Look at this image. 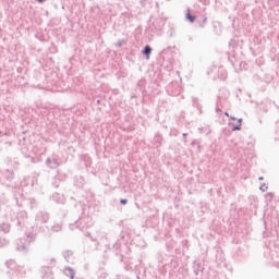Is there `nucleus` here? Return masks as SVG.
<instances>
[{
  "label": "nucleus",
  "mask_w": 279,
  "mask_h": 279,
  "mask_svg": "<svg viewBox=\"0 0 279 279\" xmlns=\"http://www.w3.org/2000/svg\"><path fill=\"white\" fill-rule=\"evenodd\" d=\"M36 242V233L34 232H26L25 238H20L14 242V250L15 252H20L21 254H28L29 246L32 243Z\"/></svg>",
  "instance_id": "nucleus-1"
},
{
  "label": "nucleus",
  "mask_w": 279,
  "mask_h": 279,
  "mask_svg": "<svg viewBox=\"0 0 279 279\" xmlns=\"http://www.w3.org/2000/svg\"><path fill=\"white\" fill-rule=\"evenodd\" d=\"M265 244L267 245L264 252L265 258L272 260V265L279 267V244L271 239L266 240Z\"/></svg>",
  "instance_id": "nucleus-2"
},
{
  "label": "nucleus",
  "mask_w": 279,
  "mask_h": 279,
  "mask_svg": "<svg viewBox=\"0 0 279 279\" xmlns=\"http://www.w3.org/2000/svg\"><path fill=\"white\" fill-rule=\"evenodd\" d=\"M265 228L270 229V238L276 239L278 236V229H279V218L278 211H271L270 216L265 218Z\"/></svg>",
  "instance_id": "nucleus-3"
},
{
  "label": "nucleus",
  "mask_w": 279,
  "mask_h": 279,
  "mask_svg": "<svg viewBox=\"0 0 279 279\" xmlns=\"http://www.w3.org/2000/svg\"><path fill=\"white\" fill-rule=\"evenodd\" d=\"M85 236H87V239H90V241L96 244V247H99V245L107 248L110 247V244L108 243V236L101 231H96L95 234H90V232H85Z\"/></svg>",
  "instance_id": "nucleus-4"
},
{
  "label": "nucleus",
  "mask_w": 279,
  "mask_h": 279,
  "mask_svg": "<svg viewBox=\"0 0 279 279\" xmlns=\"http://www.w3.org/2000/svg\"><path fill=\"white\" fill-rule=\"evenodd\" d=\"M28 219L29 216L25 210H19L12 221H15V228H17V230H23L25 226H27Z\"/></svg>",
  "instance_id": "nucleus-5"
},
{
  "label": "nucleus",
  "mask_w": 279,
  "mask_h": 279,
  "mask_svg": "<svg viewBox=\"0 0 279 279\" xmlns=\"http://www.w3.org/2000/svg\"><path fill=\"white\" fill-rule=\"evenodd\" d=\"M93 226V217L80 216L75 221V225H70L71 230H75V228H80V230L84 228H90Z\"/></svg>",
  "instance_id": "nucleus-6"
},
{
  "label": "nucleus",
  "mask_w": 279,
  "mask_h": 279,
  "mask_svg": "<svg viewBox=\"0 0 279 279\" xmlns=\"http://www.w3.org/2000/svg\"><path fill=\"white\" fill-rule=\"evenodd\" d=\"M16 206L19 208H25L28 206V208H34L36 206V199L34 198H26L23 194H20L15 197Z\"/></svg>",
  "instance_id": "nucleus-7"
},
{
  "label": "nucleus",
  "mask_w": 279,
  "mask_h": 279,
  "mask_svg": "<svg viewBox=\"0 0 279 279\" xmlns=\"http://www.w3.org/2000/svg\"><path fill=\"white\" fill-rule=\"evenodd\" d=\"M7 265V274L10 279L19 278V265H16V262L9 259L5 262Z\"/></svg>",
  "instance_id": "nucleus-8"
},
{
  "label": "nucleus",
  "mask_w": 279,
  "mask_h": 279,
  "mask_svg": "<svg viewBox=\"0 0 279 279\" xmlns=\"http://www.w3.org/2000/svg\"><path fill=\"white\" fill-rule=\"evenodd\" d=\"M14 180V170L5 169L0 171V184H8Z\"/></svg>",
  "instance_id": "nucleus-9"
},
{
  "label": "nucleus",
  "mask_w": 279,
  "mask_h": 279,
  "mask_svg": "<svg viewBox=\"0 0 279 279\" xmlns=\"http://www.w3.org/2000/svg\"><path fill=\"white\" fill-rule=\"evenodd\" d=\"M50 219L49 213L47 211H38L35 216V223L36 226H43L48 223Z\"/></svg>",
  "instance_id": "nucleus-10"
},
{
  "label": "nucleus",
  "mask_w": 279,
  "mask_h": 279,
  "mask_svg": "<svg viewBox=\"0 0 279 279\" xmlns=\"http://www.w3.org/2000/svg\"><path fill=\"white\" fill-rule=\"evenodd\" d=\"M22 184L24 186H36L38 184V174L25 177Z\"/></svg>",
  "instance_id": "nucleus-11"
},
{
  "label": "nucleus",
  "mask_w": 279,
  "mask_h": 279,
  "mask_svg": "<svg viewBox=\"0 0 279 279\" xmlns=\"http://www.w3.org/2000/svg\"><path fill=\"white\" fill-rule=\"evenodd\" d=\"M46 166L49 169H58V167H60V159L48 157L46 159Z\"/></svg>",
  "instance_id": "nucleus-12"
},
{
  "label": "nucleus",
  "mask_w": 279,
  "mask_h": 279,
  "mask_svg": "<svg viewBox=\"0 0 279 279\" xmlns=\"http://www.w3.org/2000/svg\"><path fill=\"white\" fill-rule=\"evenodd\" d=\"M130 242V233L128 232H122L121 233V240H119L114 247H121V243H123L124 245H128V243Z\"/></svg>",
  "instance_id": "nucleus-13"
},
{
  "label": "nucleus",
  "mask_w": 279,
  "mask_h": 279,
  "mask_svg": "<svg viewBox=\"0 0 279 279\" xmlns=\"http://www.w3.org/2000/svg\"><path fill=\"white\" fill-rule=\"evenodd\" d=\"M81 217H93V207L84 205L82 208Z\"/></svg>",
  "instance_id": "nucleus-14"
},
{
  "label": "nucleus",
  "mask_w": 279,
  "mask_h": 279,
  "mask_svg": "<svg viewBox=\"0 0 279 279\" xmlns=\"http://www.w3.org/2000/svg\"><path fill=\"white\" fill-rule=\"evenodd\" d=\"M199 271L204 272V267H202V264H199V262H194L193 272L195 274V276H199Z\"/></svg>",
  "instance_id": "nucleus-15"
},
{
  "label": "nucleus",
  "mask_w": 279,
  "mask_h": 279,
  "mask_svg": "<svg viewBox=\"0 0 279 279\" xmlns=\"http://www.w3.org/2000/svg\"><path fill=\"white\" fill-rule=\"evenodd\" d=\"M63 274L64 276H66L70 279H74L75 278V270L71 267H65L63 269Z\"/></svg>",
  "instance_id": "nucleus-16"
},
{
  "label": "nucleus",
  "mask_w": 279,
  "mask_h": 279,
  "mask_svg": "<svg viewBox=\"0 0 279 279\" xmlns=\"http://www.w3.org/2000/svg\"><path fill=\"white\" fill-rule=\"evenodd\" d=\"M192 106L198 110V114H202V104L198 98H192Z\"/></svg>",
  "instance_id": "nucleus-17"
},
{
  "label": "nucleus",
  "mask_w": 279,
  "mask_h": 279,
  "mask_svg": "<svg viewBox=\"0 0 279 279\" xmlns=\"http://www.w3.org/2000/svg\"><path fill=\"white\" fill-rule=\"evenodd\" d=\"M10 223L9 222H2L0 223V232H3L4 234H8L10 232Z\"/></svg>",
  "instance_id": "nucleus-18"
},
{
  "label": "nucleus",
  "mask_w": 279,
  "mask_h": 279,
  "mask_svg": "<svg viewBox=\"0 0 279 279\" xmlns=\"http://www.w3.org/2000/svg\"><path fill=\"white\" fill-rule=\"evenodd\" d=\"M156 147H162V135L157 133L154 137Z\"/></svg>",
  "instance_id": "nucleus-19"
},
{
  "label": "nucleus",
  "mask_w": 279,
  "mask_h": 279,
  "mask_svg": "<svg viewBox=\"0 0 279 279\" xmlns=\"http://www.w3.org/2000/svg\"><path fill=\"white\" fill-rule=\"evenodd\" d=\"M142 53L143 56H145L146 60H149V56H151V48L149 47V45L144 47Z\"/></svg>",
  "instance_id": "nucleus-20"
},
{
  "label": "nucleus",
  "mask_w": 279,
  "mask_h": 279,
  "mask_svg": "<svg viewBox=\"0 0 279 279\" xmlns=\"http://www.w3.org/2000/svg\"><path fill=\"white\" fill-rule=\"evenodd\" d=\"M51 231L52 232H62V222H54L51 226Z\"/></svg>",
  "instance_id": "nucleus-21"
},
{
  "label": "nucleus",
  "mask_w": 279,
  "mask_h": 279,
  "mask_svg": "<svg viewBox=\"0 0 279 279\" xmlns=\"http://www.w3.org/2000/svg\"><path fill=\"white\" fill-rule=\"evenodd\" d=\"M51 199L56 202V204H62V195L59 193L52 194Z\"/></svg>",
  "instance_id": "nucleus-22"
},
{
  "label": "nucleus",
  "mask_w": 279,
  "mask_h": 279,
  "mask_svg": "<svg viewBox=\"0 0 279 279\" xmlns=\"http://www.w3.org/2000/svg\"><path fill=\"white\" fill-rule=\"evenodd\" d=\"M62 255H63V258L66 260V263H70L69 258H71V256H73V252L72 251H64L62 253Z\"/></svg>",
  "instance_id": "nucleus-23"
},
{
  "label": "nucleus",
  "mask_w": 279,
  "mask_h": 279,
  "mask_svg": "<svg viewBox=\"0 0 279 279\" xmlns=\"http://www.w3.org/2000/svg\"><path fill=\"white\" fill-rule=\"evenodd\" d=\"M154 0H140V4L142 8H147V5H151Z\"/></svg>",
  "instance_id": "nucleus-24"
},
{
  "label": "nucleus",
  "mask_w": 279,
  "mask_h": 279,
  "mask_svg": "<svg viewBox=\"0 0 279 279\" xmlns=\"http://www.w3.org/2000/svg\"><path fill=\"white\" fill-rule=\"evenodd\" d=\"M242 123H243V119L240 118V119L238 120V124L233 126L232 131H233V132H239V131H241V125H242Z\"/></svg>",
  "instance_id": "nucleus-25"
},
{
  "label": "nucleus",
  "mask_w": 279,
  "mask_h": 279,
  "mask_svg": "<svg viewBox=\"0 0 279 279\" xmlns=\"http://www.w3.org/2000/svg\"><path fill=\"white\" fill-rule=\"evenodd\" d=\"M10 241L5 239L4 236H0V247H5Z\"/></svg>",
  "instance_id": "nucleus-26"
},
{
  "label": "nucleus",
  "mask_w": 279,
  "mask_h": 279,
  "mask_svg": "<svg viewBox=\"0 0 279 279\" xmlns=\"http://www.w3.org/2000/svg\"><path fill=\"white\" fill-rule=\"evenodd\" d=\"M216 112H221V97L219 96L216 101Z\"/></svg>",
  "instance_id": "nucleus-27"
},
{
  "label": "nucleus",
  "mask_w": 279,
  "mask_h": 279,
  "mask_svg": "<svg viewBox=\"0 0 279 279\" xmlns=\"http://www.w3.org/2000/svg\"><path fill=\"white\" fill-rule=\"evenodd\" d=\"M219 71H220V80H227V77H228V72L227 71H225L222 68H220L219 69Z\"/></svg>",
  "instance_id": "nucleus-28"
},
{
  "label": "nucleus",
  "mask_w": 279,
  "mask_h": 279,
  "mask_svg": "<svg viewBox=\"0 0 279 279\" xmlns=\"http://www.w3.org/2000/svg\"><path fill=\"white\" fill-rule=\"evenodd\" d=\"M52 186H54V189H58V186H60V179L54 177L52 179Z\"/></svg>",
  "instance_id": "nucleus-29"
},
{
  "label": "nucleus",
  "mask_w": 279,
  "mask_h": 279,
  "mask_svg": "<svg viewBox=\"0 0 279 279\" xmlns=\"http://www.w3.org/2000/svg\"><path fill=\"white\" fill-rule=\"evenodd\" d=\"M8 204V197H5V194H2L0 197V206H5Z\"/></svg>",
  "instance_id": "nucleus-30"
},
{
  "label": "nucleus",
  "mask_w": 279,
  "mask_h": 279,
  "mask_svg": "<svg viewBox=\"0 0 279 279\" xmlns=\"http://www.w3.org/2000/svg\"><path fill=\"white\" fill-rule=\"evenodd\" d=\"M170 136H178L180 134V131H178V129H170Z\"/></svg>",
  "instance_id": "nucleus-31"
},
{
  "label": "nucleus",
  "mask_w": 279,
  "mask_h": 279,
  "mask_svg": "<svg viewBox=\"0 0 279 279\" xmlns=\"http://www.w3.org/2000/svg\"><path fill=\"white\" fill-rule=\"evenodd\" d=\"M186 19H187V21H189L190 23H195V16L192 15L191 13H187V14H186Z\"/></svg>",
  "instance_id": "nucleus-32"
},
{
  "label": "nucleus",
  "mask_w": 279,
  "mask_h": 279,
  "mask_svg": "<svg viewBox=\"0 0 279 279\" xmlns=\"http://www.w3.org/2000/svg\"><path fill=\"white\" fill-rule=\"evenodd\" d=\"M266 199H268L269 202H271V199H274V193L268 192V193L266 194Z\"/></svg>",
  "instance_id": "nucleus-33"
},
{
  "label": "nucleus",
  "mask_w": 279,
  "mask_h": 279,
  "mask_svg": "<svg viewBox=\"0 0 279 279\" xmlns=\"http://www.w3.org/2000/svg\"><path fill=\"white\" fill-rule=\"evenodd\" d=\"M267 189H269L268 186H267V184H262L260 185V187H259V190L263 192V193H265L266 191H267Z\"/></svg>",
  "instance_id": "nucleus-34"
},
{
  "label": "nucleus",
  "mask_w": 279,
  "mask_h": 279,
  "mask_svg": "<svg viewBox=\"0 0 279 279\" xmlns=\"http://www.w3.org/2000/svg\"><path fill=\"white\" fill-rule=\"evenodd\" d=\"M123 45H125V40H119V41L116 44V47H123Z\"/></svg>",
  "instance_id": "nucleus-35"
},
{
  "label": "nucleus",
  "mask_w": 279,
  "mask_h": 279,
  "mask_svg": "<svg viewBox=\"0 0 279 279\" xmlns=\"http://www.w3.org/2000/svg\"><path fill=\"white\" fill-rule=\"evenodd\" d=\"M208 23V17H203V25H201V27H204V25H206Z\"/></svg>",
  "instance_id": "nucleus-36"
},
{
  "label": "nucleus",
  "mask_w": 279,
  "mask_h": 279,
  "mask_svg": "<svg viewBox=\"0 0 279 279\" xmlns=\"http://www.w3.org/2000/svg\"><path fill=\"white\" fill-rule=\"evenodd\" d=\"M120 204H121L122 206H125V204H128L126 198H121V199H120Z\"/></svg>",
  "instance_id": "nucleus-37"
},
{
  "label": "nucleus",
  "mask_w": 279,
  "mask_h": 279,
  "mask_svg": "<svg viewBox=\"0 0 279 279\" xmlns=\"http://www.w3.org/2000/svg\"><path fill=\"white\" fill-rule=\"evenodd\" d=\"M53 276V274L49 272V275H45L43 278L44 279H51Z\"/></svg>",
  "instance_id": "nucleus-38"
},
{
  "label": "nucleus",
  "mask_w": 279,
  "mask_h": 279,
  "mask_svg": "<svg viewBox=\"0 0 279 279\" xmlns=\"http://www.w3.org/2000/svg\"><path fill=\"white\" fill-rule=\"evenodd\" d=\"M191 145L192 147H195V145H197V140L192 141Z\"/></svg>",
  "instance_id": "nucleus-39"
},
{
  "label": "nucleus",
  "mask_w": 279,
  "mask_h": 279,
  "mask_svg": "<svg viewBox=\"0 0 279 279\" xmlns=\"http://www.w3.org/2000/svg\"><path fill=\"white\" fill-rule=\"evenodd\" d=\"M226 117H230V113L228 111L225 112Z\"/></svg>",
  "instance_id": "nucleus-40"
},
{
  "label": "nucleus",
  "mask_w": 279,
  "mask_h": 279,
  "mask_svg": "<svg viewBox=\"0 0 279 279\" xmlns=\"http://www.w3.org/2000/svg\"><path fill=\"white\" fill-rule=\"evenodd\" d=\"M39 3H45L46 0H37Z\"/></svg>",
  "instance_id": "nucleus-41"
},
{
  "label": "nucleus",
  "mask_w": 279,
  "mask_h": 279,
  "mask_svg": "<svg viewBox=\"0 0 279 279\" xmlns=\"http://www.w3.org/2000/svg\"><path fill=\"white\" fill-rule=\"evenodd\" d=\"M258 180H259V181H263V180H265V178H264V177H259Z\"/></svg>",
  "instance_id": "nucleus-42"
},
{
  "label": "nucleus",
  "mask_w": 279,
  "mask_h": 279,
  "mask_svg": "<svg viewBox=\"0 0 279 279\" xmlns=\"http://www.w3.org/2000/svg\"><path fill=\"white\" fill-rule=\"evenodd\" d=\"M169 50H171V47H168L167 49H165L163 51H169Z\"/></svg>",
  "instance_id": "nucleus-43"
},
{
  "label": "nucleus",
  "mask_w": 279,
  "mask_h": 279,
  "mask_svg": "<svg viewBox=\"0 0 279 279\" xmlns=\"http://www.w3.org/2000/svg\"><path fill=\"white\" fill-rule=\"evenodd\" d=\"M230 119H232V121H236V118H234V117H231Z\"/></svg>",
  "instance_id": "nucleus-44"
},
{
  "label": "nucleus",
  "mask_w": 279,
  "mask_h": 279,
  "mask_svg": "<svg viewBox=\"0 0 279 279\" xmlns=\"http://www.w3.org/2000/svg\"><path fill=\"white\" fill-rule=\"evenodd\" d=\"M183 136H189V133H183Z\"/></svg>",
  "instance_id": "nucleus-45"
},
{
  "label": "nucleus",
  "mask_w": 279,
  "mask_h": 279,
  "mask_svg": "<svg viewBox=\"0 0 279 279\" xmlns=\"http://www.w3.org/2000/svg\"><path fill=\"white\" fill-rule=\"evenodd\" d=\"M265 236H267V233H266V232H264V239H265Z\"/></svg>",
  "instance_id": "nucleus-46"
},
{
  "label": "nucleus",
  "mask_w": 279,
  "mask_h": 279,
  "mask_svg": "<svg viewBox=\"0 0 279 279\" xmlns=\"http://www.w3.org/2000/svg\"><path fill=\"white\" fill-rule=\"evenodd\" d=\"M100 278H106V274H104V276H101Z\"/></svg>",
  "instance_id": "nucleus-47"
},
{
  "label": "nucleus",
  "mask_w": 279,
  "mask_h": 279,
  "mask_svg": "<svg viewBox=\"0 0 279 279\" xmlns=\"http://www.w3.org/2000/svg\"><path fill=\"white\" fill-rule=\"evenodd\" d=\"M183 243H185V244H186V243H189V242L185 240V241H183Z\"/></svg>",
  "instance_id": "nucleus-48"
},
{
  "label": "nucleus",
  "mask_w": 279,
  "mask_h": 279,
  "mask_svg": "<svg viewBox=\"0 0 279 279\" xmlns=\"http://www.w3.org/2000/svg\"><path fill=\"white\" fill-rule=\"evenodd\" d=\"M137 279H141V276L137 275Z\"/></svg>",
  "instance_id": "nucleus-49"
},
{
  "label": "nucleus",
  "mask_w": 279,
  "mask_h": 279,
  "mask_svg": "<svg viewBox=\"0 0 279 279\" xmlns=\"http://www.w3.org/2000/svg\"><path fill=\"white\" fill-rule=\"evenodd\" d=\"M259 51H263V48H259Z\"/></svg>",
  "instance_id": "nucleus-50"
}]
</instances>
